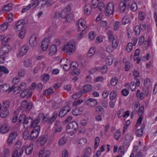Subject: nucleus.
Masks as SVG:
<instances>
[{
	"instance_id": "nucleus-59",
	"label": "nucleus",
	"mask_w": 157,
	"mask_h": 157,
	"mask_svg": "<svg viewBox=\"0 0 157 157\" xmlns=\"http://www.w3.org/2000/svg\"><path fill=\"white\" fill-rule=\"evenodd\" d=\"M39 1L38 0H36L35 1L33 2L32 3V4H30L29 5H30L31 8L32 9H33L35 7H36L39 4Z\"/></svg>"
},
{
	"instance_id": "nucleus-34",
	"label": "nucleus",
	"mask_w": 157,
	"mask_h": 157,
	"mask_svg": "<svg viewBox=\"0 0 157 157\" xmlns=\"http://www.w3.org/2000/svg\"><path fill=\"white\" fill-rule=\"evenodd\" d=\"M38 118H39V119H40V121L41 120H43V123H45L48 121V118L46 116H45L43 113H40L39 115Z\"/></svg>"
},
{
	"instance_id": "nucleus-49",
	"label": "nucleus",
	"mask_w": 157,
	"mask_h": 157,
	"mask_svg": "<svg viewBox=\"0 0 157 157\" xmlns=\"http://www.w3.org/2000/svg\"><path fill=\"white\" fill-rule=\"evenodd\" d=\"M95 50L94 47H92L89 50V52L87 55V56L88 57H90L94 53Z\"/></svg>"
},
{
	"instance_id": "nucleus-32",
	"label": "nucleus",
	"mask_w": 157,
	"mask_h": 157,
	"mask_svg": "<svg viewBox=\"0 0 157 157\" xmlns=\"http://www.w3.org/2000/svg\"><path fill=\"white\" fill-rule=\"evenodd\" d=\"M70 128H73L76 131H77L78 129V123L74 121H73L69 123Z\"/></svg>"
},
{
	"instance_id": "nucleus-16",
	"label": "nucleus",
	"mask_w": 157,
	"mask_h": 157,
	"mask_svg": "<svg viewBox=\"0 0 157 157\" xmlns=\"http://www.w3.org/2000/svg\"><path fill=\"white\" fill-rule=\"evenodd\" d=\"M86 104L89 106L94 107L98 104L97 101L94 98H89L87 99L86 101Z\"/></svg>"
},
{
	"instance_id": "nucleus-48",
	"label": "nucleus",
	"mask_w": 157,
	"mask_h": 157,
	"mask_svg": "<svg viewBox=\"0 0 157 157\" xmlns=\"http://www.w3.org/2000/svg\"><path fill=\"white\" fill-rule=\"evenodd\" d=\"M121 136L120 130H118L114 133V138L117 140H118L120 138Z\"/></svg>"
},
{
	"instance_id": "nucleus-46",
	"label": "nucleus",
	"mask_w": 157,
	"mask_h": 157,
	"mask_svg": "<svg viewBox=\"0 0 157 157\" xmlns=\"http://www.w3.org/2000/svg\"><path fill=\"white\" fill-rule=\"evenodd\" d=\"M136 96L140 98V100H142L144 98V93L143 92H140V90H138L136 93Z\"/></svg>"
},
{
	"instance_id": "nucleus-33",
	"label": "nucleus",
	"mask_w": 157,
	"mask_h": 157,
	"mask_svg": "<svg viewBox=\"0 0 157 157\" xmlns=\"http://www.w3.org/2000/svg\"><path fill=\"white\" fill-rule=\"evenodd\" d=\"M130 22L129 18L127 16L124 17L122 20V24L123 25H125Z\"/></svg>"
},
{
	"instance_id": "nucleus-38",
	"label": "nucleus",
	"mask_w": 157,
	"mask_h": 157,
	"mask_svg": "<svg viewBox=\"0 0 157 157\" xmlns=\"http://www.w3.org/2000/svg\"><path fill=\"white\" fill-rule=\"evenodd\" d=\"M69 62H70V61L68 59L63 58L61 59L59 63L61 67H62L65 66L66 64H67Z\"/></svg>"
},
{
	"instance_id": "nucleus-57",
	"label": "nucleus",
	"mask_w": 157,
	"mask_h": 157,
	"mask_svg": "<svg viewBox=\"0 0 157 157\" xmlns=\"http://www.w3.org/2000/svg\"><path fill=\"white\" fill-rule=\"evenodd\" d=\"M133 45L132 43L130 42L128 43L126 49L128 52H130L132 50Z\"/></svg>"
},
{
	"instance_id": "nucleus-29",
	"label": "nucleus",
	"mask_w": 157,
	"mask_h": 157,
	"mask_svg": "<svg viewBox=\"0 0 157 157\" xmlns=\"http://www.w3.org/2000/svg\"><path fill=\"white\" fill-rule=\"evenodd\" d=\"M12 7V4L9 3L5 5L2 9L3 12H9L11 9Z\"/></svg>"
},
{
	"instance_id": "nucleus-31",
	"label": "nucleus",
	"mask_w": 157,
	"mask_h": 157,
	"mask_svg": "<svg viewBox=\"0 0 157 157\" xmlns=\"http://www.w3.org/2000/svg\"><path fill=\"white\" fill-rule=\"evenodd\" d=\"M30 122L31 123L30 127L32 128H35L37 126H39L37 125L40 122V119H39L38 117L36 118L34 121L33 120L32 121Z\"/></svg>"
},
{
	"instance_id": "nucleus-6",
	"label": "nucleus",
	"mask_w": 157,
	"mask_h": 157,
	"mask_svg": "<svg viewBox=\"0 0 157 157\" xmlns=\"http://www.w3.org/2000/svg\"><path fill=\"white\" fill-rule=\"evenodd\" d=\"M99 0H92V7L95 9L98 8L99 10L101 11L105 9V5L101 2H99Z\"/></svg>"
},
{
	"instance_id": "nucleus-60",
	"label": "nucleus",
	"mask_w": 157,
	"mask_h": 157,
	"mask_svg": "<svg viewBox=\"0 0 157 157\" xmlns=\"http://www.w3.org/2000/svg\"><path fill=\"white\" fill-rule=\"evenodd\" d=\"M49 75L47 74H44L42 76V80L44 82H46L49 78Z\"/></svg>"
},
{
	"instance_id": "nucleus-7",
	"label": "nucleus",
	"mask_w": 157,
	"mask_h": 157,
	"mask_svg": "<svg viewBox=\"0 0 157 157\" xmlns=\"http://www.w3.org/2000/svg\"><path fill=\"white\" fill-rule=\"evenodd\" d=\"M40 130V126H37L34 128L31 132L30 139L33 140H36L39 136Z\"/></svg>"
},
{
	"instance_id": "nucleus-35",
	"label": "nucleus",
	"mask_w": 157,
	"mask_h": 157,
	"mask_svg": "<svg viewBox=\"0 0 157 157\" xmlns=\"http://www.w3.org/2000/svg\"><path fill=\"white\" fill-rule=\"evenodd\" d=\"M91 149L90 147L87 148L84 155L83 157H90L91 155Z\"/></svg>"
},
{
	"instance_id": "nucleus-44",
	"label": "nucleus",
	"mask_w": 157,
	"mask_h": 157,
	"mask_svg": "<svg viewBox=\"0 0 157 157\" xmlns=\"http://www.w3.org/2000/svg\"><path fill=\"white\" fill-rule=\"evenodd\" d=\"M10 102L9 101L5 100L3 102V107L4 108L7 109L10 106Z\"/></svg>"
},
{
	"instance_id": "nucleus-45",
	"label": "nucleus",
	"mask_w": 157,
	"mask_h": 157,
	"mask_svg": "<svg viewBox=\"0 0 157 157\" xmlns=\"http://www.w3.org/2000/svg\"><path fill=\"white\" fill-rule=\"evenodd\" d=\"M87 143L86 139L85 138H83L80 139L78 140V144L81 145H86Z\"/></svg>"
},
{
	"instance_id": "nucleus-42",
	"label": "nucleus",
	"mask_w": 157,
	"mask_h": 157,
	"mask_svg": "<svg viewBox=\"0 0 157 157\" xmlns=\"http://www.w3.org/2000/svg\"><path fill=\"white\" fill-rule=\"evenodd\" d=\"M108 68L106 65H104L102 66L101 69V72L102 74H105L108 71Z\"/></svg>"
},
{
	"instance_id": "nucleus-11",
	"label": "nucleus",
	"mask_w": 157,
	"mask_h": 157,
	"mask_svg": "<svg viewBox=\"0 0 157 157\" xmlns=\"http://www.w3.org/2000/svg\"><path fill=\"white\" fill-rule=\"evenodd\" d=\"M50 42L49 37H45L43 40L41 44V49L43 51H45L47 49Z\"/></svg>"
},
{
	"instance_id": "nucleus-37",
	"label": "nucleus",
	"mask_w": 157,
	"mask_h": 157,
	"mask_svg": "<svg viewBox=\"0 0 157 157\" xmlns=\"http://www.w3.org/2000/svg\"><path fill=\"white\" fill-rule=\"evenodd\" d=\"M9 24L8 22H6L3 23L0 26V31L2 32L6 30L8 27Z\"/></svg>"
},
{
	"instance_id": "nucleus-18",
	"label": "nucleus",
	"mask_w": 157,
	"mask_h": 157,
	"mask_svg": "<svg viewBox=\"0 0 157 157\" xmlns=\"http://www.w3.org/2000/svg\"><path fill=\"white\" fill-rule=\"evenodd\" d=\"M57 46L55 44L52 45L48 49V54L49 56L54 55L57 52Z\"/></svg>"
},
{
	"instance_id": "nucleus-24",
	"label": "nucleus",
	"mask_w": 157,
	"mask_h": 157,
	"mask_svg": "<svg viewBox=\"0 0 157 157\" xmlns=\"http://www.w3.org/2000/svg\"><path fill=\"white\" fill-rule=\"evenodd\" d=\"M70 126L68 124L67 126L66 131L67 133L71 136H73L74 134L77 132L73 128H70Z\"/></svg>"
},
{
	"instance_id": "nucleus-56",
	"label": "nucleus",
	"mask_w": 157,
	"mask_h": 157,
	"mask_svg": "<svg viewBox=\"0 0 157 157\" xmlns=\"http://www.w3.org/2000/svg\"><path fill=\"white\" fill-rule=\"evenodd\" d=\"M143 133V130L142 128L137 129L135 132L136 136L138 137H140Z\"/></svg>"
},
{
	"instance_id": "nucleus-5",
	"label": "nucleus",
	"mask_w": 157,
	"mask_h": 157,
	"mask_svg": "<svg viewBox=\"0 0 157 157\" xmlns=\"http://www.w3.org/2000/svg\"><path fill=\"white\" fill-rule=\"evenodd\" d=\"M18 120L19 123L24 124V127L25 128L27 127L25 125H27L29 122L32 121L33 119L30 117H26L25 115L22 114L19 117Z\"/></svg>"
},
{
	"instance_id": "nucleus-15",
	"label": "nucleus",
	"mask_w": 157,
	"mask_h": 157,
	"mask_svg": "<svg viewBox=\"0 0 157 157\" xmlns=\"http://www.w3.org/2000/svg\"><path fill=\"white\" fill-rule=\"evenodd\" d=\"M17 136V134L16 132H12L10 134L7 140V143L9 145H11Z\"/></svg>"
},
{
	"instance_id": "nucleus-14",
	"label": "nucleus",
	"mask_w": 157,
	"mask_h": 157,
	"mask_svg": "<svg viewBox=\"0 0 157 157\" xmlns=\"http://www.w3.org/2000/svg\"><path fill=\"white\" fill-rule=\"evenodd\" d=\"M38 41V37L35 35L31 36L29 40V43L30 46L32 47H35L37 44Z\"/></svg>"
},
{
	"instance_id": "nucleus-2",
	"label": "nucleus",
	"mask_w": 157,
	"mask_h": 157,
	"mask_svg": "<svg viewBox=\"0 0 157 157\" xmlns=\"http://www.w3.org/2000/svg\"><path fill=\"white\" fill-rule=\"evenodd\" d=\"M76 48V44L74 40L68 42L62 48L63 51L65 53L70 55L74 53Z\"/></svg>"
},
{
	"instance_id": "nucleus-9",
	"label": "nucleus",
	"mask_w": 157,
	"mask_h": 157,
	"mask_svg": "<svg viewBox=\"0 0 157 157\" xmlns=\"http://www.w3.org/2000/svg\"><path fill=\"white\" fill-rule=\"evenodd\" d=\"M114 11V6L113 2H109L106 6L105 12L106 14L108 16L113 14Z\"/></svg>"
},
{
	"instance_id": "nucleus-58",
	"label": "nucleus",
	"mask_w": 157,
	"mask_h": 157,
	"mask_svg": "<svg viewBox=\"0 0 157 157\" xmlns=\"http://www.w3.org/2000/svg\"><path fill=\"white\" fill-rule=\"evenodd\" d=\"M96 36L95 33L93 31L90 32L89 33V38L91 40H94Z\"/></svg>"
},
{
	"instance_id": "nucleus-28",
	"label": "nucleus",
	"mask_w": 157,
	"mask_h": 157,
	"mask_svg": "<svg viewBox=\"0 0 157 157\" xmlns=\"http://www.w3.org/2000/svg\"><path fill=\"white\" fill-rule=\"evenodd\" d=\"M144 85L146 88H150L151 87L152 84L149 78H147L144 80Z\"/></svg>"
},
{
	"instance_id": "nucleus-4",
	"label": "nucleus",
	"mask_w": 157,
	"mask_h": 157,
	"mask_svg": "<svg viewBox=\"0 0 157 157\" xmlns=\"http://www.w3.org/2000/svg\"><path fill=\"white\" fill-rule=\"evenodd\" d=\"M70 7L68 6L64 9L61 12V18H66V21L68 22H70L72 20V17H71L70 15Z\"/></svg>"
},
{
	"instance_id": "nucleus-52",
	"label": "nucleus",
	"mask_w": 157,
	"mask_h": 157,
	"mask_svg": "<svg viewBox=\"0 0 157 157\" xmlns=\"http://www.w3.org/2000/svg\"><path fill=\"white\" fill-rule=\"evenodd\" d=\"M120 23L118 21H116L113 24L114 29L115 31L117 30L119 28Z\"/></svg>"
},
{
	"instance_id": "nucleus-12",
	"label": "nucleus",
	"mask_w": 157,
	"mask_h": 157,
	"mask_svg": "<svg viewBox=\"0 0 157 157\" xmlns=\"http://www.w3.org/2000/svg\"><path fill=\"white\" fill-rule=\"evenodd\" d=\"M71 110L70 107L67 105L63 107L60 111L59 116L60 118H62L66 114Z\"/></svg>"
},
{
	"instance_id": "nucleus-39",
	"label": "nucleus",
	"mask_w": 157,
	"mask_h": 157,
	"mask_svg": "<svg viewBox=\"0 0 157 157\" xmlns=\"http://www.w3.org/2000/svg\"><path fill=\"white\" fill-rule=\"evenodd\" d=\"M9 114V111L6 109L2 110L0 113V116L2 118H5Z\"/></svg>"
},
{
	"instance_id": "nucleus-53",
	"label": "nucleus",
	"mask_w": 157,
	"mask_h": 157,
	"mask_svg": "<svg viewBox=\"0 0 157 157\" xmlns=\"http://www.w3.org/2000/svg\"><path fill=\"white\" fill-rule=\"evenodd\" d=\"M145 14L144 12H140L139 14V17L140 20H144L145 17Z\"/></svg>"
},
{
	"instance_id": "nucleus-41",
	"label": "nucleus",
	"mask_w": 157,
	"mask_h": 157,
	"mask_svg": "<svg viewBox=\"0 0 157 157\" xmlns=\"http://www.w3.org/2000/svg\"><path fill=\"white\" fill-rule=\"evenodd\" d=\"M83 101L82 99H80L77 101H75L72 104V106L74 107L78 106L83 103Z\"/></svg>"
},
{
	"instance_id": "nucleus-21",
	"label": "nucleus",
	"mask_w": 157,
	"mask_h": 157,
	"mask_svg": "<svg viewBox=\"0 0 157 157\" xmlns=\"http://www.w3.org/2000/svg\"><path fill=\"white\" fill-rule=\"evenodd\" d=\"M9 128L7 124L0 125V133L2 134H5L8 132Z\"/></svg>"
},
{
	"instance_id": "nucleus-26",
	"label": "nucleus",
	"mask_w": 157,
	"mask_h": 157,
	"mask_svg": "<svg viewBox=\"0 0 157 157\" xmlns=\"http://www.w3.org/2000/svg\"><path fill=\"white\" fill-rule=\"evenodd\" d=\"M57 113L56 112H54L52 114V116L49 119L48 121V123L49 124H51L54 122L57 116Z\"/></svg>"
},
{
	"instance_id": "nucleus-61",
	"label": "nucleus",
	"mask_w": 157,
	"mask_h": 157,
	"mask_svg": "<svg viewBox=\"0 0 157 157\" xmlns=\"http://www.w3.org/2000/svg\"><path fill=\"white\" fill-rule=\"evenodd\" d=\"M31 64V61L29 59H27L24 62V65L26 67H28L30 66Z\"/></svg>"
},
{
	"instance_id": "nucleus-17",
	"label": "nucleus",
	"mask_w": 157,
	"mask_h": 157,
	"mask_svg": "<svg viewBox=\"0 0 157 157\" xmlns=\"http://www.w3.org/2000/svg\"><path fill=\"white\" fill-rule=\"evenodd\" d=\"M24 23L22 20L19 21L16 24L15 26L14 27L15 30L16 32L21 31L24 27Z\"/></svg>"
},
{
	"instance_id": "nucleus-64",
	"label": "nucleus",
	"mask_w": 157,
	"mask_h": 157,
	"mask_svg": "<svg viewBox=\"0 0 157 157\" xmlns=\"http://www.w3.org/2000/svg\"><path fill=\"white\" fill-rule=\"evenodd\" d=\"M81 94L80 92H78L73 94L72 96V98L73 99H77L81 97Z\"/></svg>"
},
{
	"instance_id": "nucleus-22",
	"label": "nucleus",
	"mask_w": 157,
	"mask_h": 157,
	"mask_svg": "<svg viewBox=\"0 0 157 157\" xmlns=\"http://www.w3.org/2000/svg\"><path fill=\"white\" fill-rule=\"evenodd\" d=\"M127 6V3L125 1H121L119 4L120 11L121 13H124L126 10Z\"/></svg>"
},
{
	"instance_id": "nucleus-19",
	"label": "nucleus",
	"mask_w": 157,
	"mask_h": 157,
	"mask_svg": "<svg viewBox=\"0 0 157 157\" xmlns=\"http://www.w3.org/2000/svg\"><path fill=\"white\" fill-rule=\"evenodd\" d=\"M31 89H24L21 94V97L22 98L25 97L27 95L28 97L29 98L31 97L32 94V92L30 91L29 90Z\"/></svg>"
},
{
	"instance_id": "nucleus-51",
	"label": "nucleus",
	"mask_w": 157,
	"mask_h": 157,
	"mask_svg": "<svg viewBox=\"0 0 157 157\" xmlns=\"http://www.w3.org/2000/svg\"><path fill=\"white\" fill-rule=\"evenodd\" d=\"M53 92V89H46L44 91V95H50Z\"/></svg>"
},
{
	"instance_id": "nucleus-13",
	"label": "nucleus",
	"mask_w": 157,
	"mask_h": 157,
	"mask_svg": "<svg viewBox=\"0 0 157 157\" xmlns=\"http://www.w3.org/2000/svg\"><path fill=\"white\" fill-rule=\"evenodd\" d=\"M28 50V46L26 45L22 46L21 48L19 51L17 53V56L18 58H20L27 53Z\"/></svg>"
},
{
	"instance_id": "nucleus-36",
	"label": "nucleus",
	"mask_w": 157,
	"mask_h": 157,
	"mask_svg": "<svg viewBox=\"0 0 157 157\" xmlns=\"http://www.w3.org/2000/svg\"><path fill=\"white\" fill-rule=\"evenodd\" d=\"M144 106L142 105L137 109V111L135 112L136 113H138L139 116H141L144 113Z\"/></svg>"
},
{
	"instance_id": "nucleus-10",
	"label": "nucleus",
	"mask_w": 157,
	"mask_h": 157,
	"mask_svg": "<svg viewBox=\"0 0 157 157\" xmlns=\"http://www.w3.org/2000/svg\"><path fill=\"white\" fill-rule=\"evenodd\" d=\"M108 39L109 41L111 42L113 48L114 49H116L119 44V41L118 39L117 38H115L113 35L112 33L109 35Z\"/></svg>"
},
{
	"instance_id": "nucleus-20",
	"label": "nucleus",
	"mask_w": 157,
	"mask_h": 157,
	"mask_svg": "<svg viewBox=\"0 0 157 157\" xmlns=\"http://www.w3.org/2000/svg\"><path fill=\"white\" fill-rule=\"evenodd\" d=\"M83 110V108L81 106L79 107L76 108L72 109V113L75 116H78L82 114Z\"/></svg>"
},
{
	"instance_id": "nucleus-43",
	"label": "nucleus",
	"mask_w": 157,
	"mask_h": 157,
	"mask_svg": "<svg viewBox=\"0 0 157 157\" xmlns=\"http://www.w3.org/2000/svg\"><path fill=\"white\" fill-rule=\"evenodd\" d=\"M47 140V136H43L40 140V144L41 145H44Z\"/></svg>"
},
{
	"instance_id": "nucleus-62",
	"label": "nucleus",
	"mask_w": 157,
	"mask_h": 157,
	"mask_svg": "<svg viewBox=\"0 0 157 157\" xmlns=\"http://www.w3.org/2000/svg\"><path fill=\"white\" fill-rule=\"evenodd\" d=\"M48 1H46L45 0H43L40 2V3H41V7H44L45 5H46L47 7H48L49 6V4H48L49 2Z\"/></svg>"
},
{
	"instance_id": "nucleus-54",
	"label": "nucleus",
	"mask_w": 157,
	"mask_h": 157,
	"mask_svg": "<svg viewBox=\"0 0 157 157\" xmlns=\"http://www.w3.org/2000/svg\"><path fill=\"white\" fill-rule=\"evenodd\" d=\"M137 7L136 2L134 1L132 3L131 6V10L132 11L134 12L137 10Z\"/></svg>"
},
{
	"instance_id": "nucleus-1",
	"label": "nucleus",
	"mask_w": 157,
	"mask_h": 157,
	"mask_svg": "<svg viewBox=\"0 0 157 157\" xmlns=\"http://www.w3.org/2000/svg\"><path fill=\"white\" fill-rule=\"evenodd\" d=\"M76 27L78 30L79 31H82L77 35L76 36L77 40H80L83 36V33H82L87 28V26L86 25V22L84 19H79L76 23Z\"/></svg>"
},
{
	"instance_id": "nucleus-63",
	"label": "nucleus",
	"mask_w": 157,
	"mask_h": 157,
	"mask_svg": "<svg viewBox=\"0 0 157 157\" xmlns=\"http://www.w3.org/2000/svg\"><path fill=\"white\" fill-rule=\"evenodd\" d=\"M67 142V140L64 137L62 138L59 141V145L62 146Z\"/></svg>"
},
{
	"instance_id": "nucleus-40",
	"label": "nucleus",
	"mask_w": 157,
	"mask_h": 157,
	"mask_svg": "<svg viewBox=\"0 0 157 157\" xmlns=\"http://www.w3.org/2000/svg\"><path fill=\"white\" fill-rule=\"evenodd\" d=\"M33 145L30 144L29 146L27 147L26 149H25V152L26 154L27 155L29 154L32 150H33Z\"/></svg>"
},
{
	"instance_id": "nucleus-55",
	"label": "nucleus",
	"mask_w": 157,
	"mask_h": 157,
	"mask_svg": "<svg viewBox=\"0 0 157 157\" xmlns=\"http://www.w3.org/2000/svg\"><path fill=\"white\" fill-rule=\"evenodd\" d=\"M60 17H61V13L60 12L56 11V12L54 14L53 17L54 19H58L60 18Z\"/></svg>"
},
{
	"instance_id": "nucleus-23",
	"label": "nucleus",
	"mask_w": 157,
	"mask_h": 157,
	"mask_svg": "<svg viewBox=\"0 0 157 157\" xmlns=\"http://www.w3.org/2000/svg\"><path fill=\"white\" fill-rule=\"evenodd\" d=\"M91 7L89 3L86 4L84 7V12L87 15H89L91 13Z\"/></svg>"
},
{
	"instance_id": "nucleus-8",
	"label": "nucleus",
	"mask_w": 157,
	"mask_h": 157,
	"mask_svg": "<svg viewBox=\"0 0 157 157\" xmlns=\"http://www.w3.org/2000/svg\"><path fill=\"white\" fill-rule=\"evenodd\" d=\"M12 49V47L9 44H6L0 49V55L4 56L9 53Z\"/></svg>"
},
{
	"instance_id": "nucleus-27",
	"label": "nucleus",
	"mask_w": 157,
	"mask_h": 157,
	"mask_svg": "<svg viewBox=\"0 0 157 157\" xmlns=\"http://www.w3.org/2000/svg\"><path fill=\"white\" fill-rule=\"evenodd\" d=\"M9 71L8 69L4 66H0V77L2 75V72L5 74L9 73Z\"/></svg>"
},
{
	"instance_id": "nucleus-50",
	"label": "nucleus",
	"mask_w": 157,
	"mask_h": 157,
	"mask_svg": "<svg viewBox=\"0 0 157 157\" xmlns=\"http://www.w3.org/2000/svg\"><path fill=\"white\" fill-rule=\"evenodd\" d=\"M118 79L116 77L112 78L111 79L110 83L112 86H115L117 83Z\"/></svg>"
},
{
	"instance_id": "nucleus-47",
	"label": "nucleus",
	"mask_w": 157,
	"mask_h": 157,
	"mask_svg": "<svg viewBox=\"0 0 157 157\" xmlns=\"http://www.w3.org/2000/svg\"><path fill=\"white\" fill-rule=\"evenodd\" d=\"M100 142V139L98 137H96L95 139L94 148L96 149L98 147Z\"/></svg>"
},
{
	"instance_id": "nucleus-25",
	"label": "nucleus",
	"mask_w": 157,
	"mask_h": 157,
	"mask_svg": "<svg viewBox=\"0 0 157 157\" xmlns=\"http://www.w3.org/2000/svg\"><path fill=\"white\" fill-rule=\"evenodd\" d=\"M70 69L74 73L77 74V73L75 72V71L78 67V63L75 61L73 62L72 63H70Z\"/></svg>"
},
{
	"instance_id": "nucleus-30",
	"label": "nucleus",
	"mask_w": 157,
	"mask_h": 157,
	"mask_svg": "<svg viewBox=\"0 0 157 157\" xmlns=\"http://www.w3.org/2000/svg\"><path fill=\"white\" fill-rule=\"evenodd\" d=\"M113 57L112 55L108 56L106 60V62L107 64L111 65L112 64L113 61Z\"/></svg>"
},
{
	"instance_id": "nucleus-3",
	"label": "nucleus",
	"mask_w": 157,
	"mask_h": 157,
	"mask_svg": "<svg viewBox=\"0 0 157 157\" xmlns=\"http://www.w3.org/2000/svg\"><path fill=\"white\" fill-rule=\"evenodd\" d=\"M21 145L20 141H18L17 142L16 144V148L14 150L11 157H20L22 156L25 147L23 146L21 148Z\"/></svg>"
}]
</instances>
